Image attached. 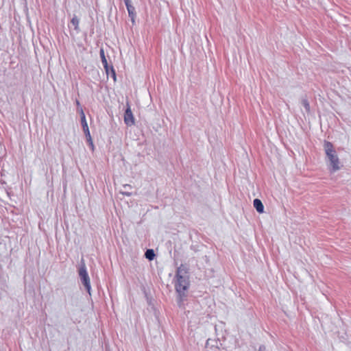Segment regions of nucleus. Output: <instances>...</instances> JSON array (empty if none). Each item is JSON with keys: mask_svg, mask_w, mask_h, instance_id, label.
<instances>
[{"mask_svg": "<svg viewBox=\"0 0 351 351\" xmlns=\"http://www.w3.org/2000/svg\"><path fill=\"white\" fill-rule=\"evenodd\" d=\"M188 273L189 268L183 264H181L176 269L175 289L178 293L177 303L179 306L183 304L184 299L186 296L185 291L189 287Z\"/></svg>", "mask_w": 351, "mask_h": 351, "instance_id": "1", "label": "nucleus"}, {"mask_svg": "<svg viewBox=\"0 0 351 351\" xmlns=\"http://www.w3.org/2000/svg\"><path fill=\"white\" fill-rule=\"evenodd\" d=\"M324 150L326 156L330 161V165L332 168V171L335 172L340 169L339 160L336 154V151L333 148V145L330 142L325 141Z\"/></svg>", "mask_w": 351, "mask_h": 351, "instance_id": "2", "label": "nucleus"}, {"mask_svg": "<svg viewBox=\"0 0 351 351\" xmlns=\"http://www.w3.org/2000/svg\"><path fill=\"white\" fill-rule=\"evenodd\" d=\"M79 276L80 279V282L84 286L85 289L87 291L88 294L90 295V291H91V286H90V280L88 276V274L87 272L86 267L84 261L82 262L79 270Z\"/></svg>", "mask_w": 351, "mask_h": 351, "instance_id": "3", "label": "nucleus"}, {"mask_svg": "<svg viewBox=\"0 0 351 351\" xmlns=\"http://www.w3.org/2000/svg\"><path fill=\"white\" fill-rule=\"evenodd\" d=\"M124 121L128 126H131L134 124V118L130 106H128L125 111Z\"/></svg>", "mask_w": 351, "mask_h": 351, "instance_id": "4", "label": "nucleus"}, {"mask_svg": "<svg viewBox=\"0 0 351 351\" xmlns=\"http://www.w3.org/2000/svg\"><path fill=\"white\" fill-rule=\"evenodd\" d=\"M99 55L101 57L102 64L105 69L106 74L108 75L109 74V65L108 64L107 60L105 56L104 50L101 49L99 51Z\"/></svg>", "mask_w": 351, "mask_h": 351, "instance_id": "5", "label": "nucleus"}, {"mask_svg": "<svg viewBox=\"0 0 351 351\" xmlns=\"http://www.w3.org/2000/svg\"><path fill=\"white\" fill-rule=\"evenodd\" d=\"M253 206L258 213H263L264 212V206L261 199L258 198L254 199Z\"/></svg>", "mask_w": 351, "mask_h": 351, "instance_id": "6", "label": "nucleus"}, {"mask_svg": "<svg viewBox=\"0 0 351 351\" xmlns=\"http://www.w3.org/2000/svg\"><path fill=\"white\" fill-rule=\"evenodd\" d=\"M127 8V10L128 12V16L130 18L132 24L134 25L135 24V19L136 16V12L135 8L132 5V6H129L128 8Z\"/></svg>", "mask_w": 351, "mask_h": 351, "instance_id": "7", "label": "nucleus"}, {"mask_svg": "<svg viewBox=\"0 0 351 351\" xmlns=\"http://www.w3.org/2000/svg\"><path fill=\"white\" fill-rule=\"evenodd\" d=\"M80 118H81V124H82V129L84 130V129H86L87 128H88V123L86 122L85 114L81 107H80Z\"/></svg>", "mask_w": 351, "mask_h": 351, "instance_id": "8", "label": "nucleus"}, {"mask_svg": "<svg viewBox=\"0 0 351 351\" xmlns=\"http://www.w3.org/2000/svg\"><path fill=\"white\" fill-rule=\"evenodd\" d=\"M123 190L121 191L120 193L124 195H126V196H131L132 195V192H130L129 190L132 189V186L130 184H124L123 186Z\"/></svg>", "mask_w": 351, "mask_h": 351, "instance_id": "9", "label": "nucleus"}, {"mask_svg": "<svg viewBox=\"0 0 351 351\" xmlns=\"http://www.w3.org/2000/svg\"><path fill=\"white\" fill-rule=\"evenodd\" d=\"M155 256H156L155 252H154V250H152V249L147 250L145 253V258L147 259H148L149 261H152L154 258Z\"/></svg>", "mask_w": 351, "mask_h": 351, "instance_id": "10", "label": "nucleus"}, {"mask_svg": "<svg viewBox=\"0 0 351 351\" xmlns=\"http://www.w3.org/2000/svg\"><path fill=\"white\" fill-rule=\"evenodd\" d=\"M71 23L74 26V28L76 30V32H80V29H79L80 20H79V19L76 16H74L72 18Z\"/></svg>", "mask_w": 351, "mask_h": 351, "instance_id": "11", "label": "nucleus"}, {"mask_svg": "<svg viewBox=\"0 0 351 351\" xmlns=\"http://www.w3.org/2000/svg\"><path fill=\"white\" fill-rule=\"evenodd\" d=\"M301 103H302V106L304 107L306 111L307 112H310V104H309V102L308 101V100L306 98H302Z\"/></svg>", "mask_w": 351, "mask_h": 351, "instance_id": "12", "label": "nucleus"}, {"mask_svg": "<svg viewBox=\"0 0 351 351\" xmlns=\"http://www.w3.org/2000/svg\"><path fill=\"white\" fill-rule=\"evenodd\" d=\"M110 74L115 80H116V72H115V70H114L113 66H112V65L109 66V74L108 75H110Z\"/></svg>", "mask_w": 351, "mask_h": 351, "instance_id": "13", "label": "nucleus"}, {"mask_svg": "<svg viewBox=\"0 0 351 351\" xmlns=\"http://www.w3.org/2000/svg\"><path fill=\"white\" fill-rule=\"evenodd\" d=\"M86 141H87V143H88V145L90 146L91 149L93 151L95 147H94V144H93L92 138L90 137V138H86Z\"/></svg>", "mask_w": 351, "mask_h": 351, "instance_id": "14", "label": "nucleus"}, {"mask_svg": "<svg viewBox=\"0 0 351 351\" xmlns=\"http://www.w3.org/2000/svg\"><path fill=\"white\" fill-rule=\"evenodd\" d=\"M84 132V134H85V136H86V138H90L91 136H90V131H89V128H87L86 129H84L83 130Z\"/></svg>", "mask_w": 351, "mask_h": 351, "instance_id": "15", "label": "nucleus"}, {"mask_svg": "<svg viewBox=\"0 0 351 351\" xmlns=\"http://www.w3.org/2000/svg\"><path fill=\"white\" fill-rule=\"evenodd\" d=\"M123 1H124L126 8H128L129 6H132V0H123Z\"/></svg>", "mask_w": 351, "mask_h": 351, "instance_id": "16", "label": "nucleus"}, {"mask_svg": "<svg viewBox=\"0 0 351 351\" xmlns=\"http://www.w3.org/2000/svg\"><path fill=\"white\" fill-rule=\"evenodd\" d=\"M258 351H266V347L264 345H261Z\"/></svg>", "mask_w": 351, "mask_h": 351, "instance_id": "17", "label": "nucleus"}, {"mask_svg": "<svg viewBox=\"0 0 351 351\" xmlns=\"http://www.w3.org/2000/svg\"><path fill=\"white\" fill-rule=\"evenodd\" d=\"M76 105L78 106V107H80V101L78 100H76Z\"/></svg>", "mask_w": 351, "mask_h": 351, "instance_id": "18", "label": "nucleus"}]
</instances>
